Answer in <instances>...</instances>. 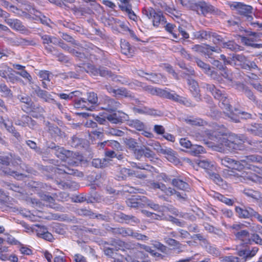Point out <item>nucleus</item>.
<instances>
[{"mask_svg":"<svg viewBox=\"0 0 262 262\" xmlns=\"http://www.w3.org/2000/svg\"><path fill=\"white\" fill-rule=\"evenodd\" d=\"M183 6L191 7L195 10L198 14L205 16L207 14L215 12L214 7L209 3L203 1L196 0H180Z\"/></svg>","mask_w":262,"mask_h":262,"instance_id":"1","label":"nucleus"},{"mask_svg":"<svg viewBox=\"0 0 262 262\" xmlns=\"http://www.w3.org/2000/svg\"><path fill=\"white\" fill-rule=\"evenodd\" d=\"M232 63L241 69L254 71L258 70L254 61H250L243 54H233L231 58Z\"/></svg>","mask_w":262,"mask_h":262,"instance_id":"2","label":"nucleus"},{"mask_svg":"<svg viewBox=\"0 0 262 262\" xmlns=\"http://www.w3.org/2000/svg\"><path fill=\"white\" fill-rule=\"evenodd\" d=\"M53 152L61 160L67 162L71 165H76L77 162L73 159L76 157V155L73 151L66 150L63 147L59 146L50 145L49 146Z\"/></svg>","mask_w":262,"mask_h":262,"instance_id":"3","label":"nucleus"},{"mask_svg":"<svg viewBox=\"0 0 262 262\" xmlns=\"http://www.w3.org/2000/svg\"><path fill=\"white\" fill-rule=\"evenodd\" d=\"M147 145L151 146L158 154L166 155V158L169 161L176 162L178 160V158L175 156V152L172 149L170 148H163L158 142L151 140L147 142Z\"/></svg>","mask_w":262,"mask_h":262,"instance_id":"4","label":"nucleus"},{"mask_svg":"<svg viewBox=\"0 0 262 262\" xmlns=\"http://www.w3.org/2000/svg\"><path fill=\"white\" fill-rule=\"evenodd\" d=\"M221 142V144L226 147L229 150L234 151L236 150H242L244 148L243 143L244 141L237 136L232 139L231 138L229 139L223 138Z\"/></svg>","mask_w":262,"mask_h":262,"instance_id":"5","label":"nucleus"},{"mask_svg":"<svg viewBox=\"0 0 262 262\" xmlns=\"http://www.w3.org/2000/svg\"><path fill=\"white\" fill-rule=\"evenodd\" d=\"M110 244L111 247H115L116 251L134 250L137 249L138 246V245L132 242H125L115 238H112L111 243Z\"/></svg>","mask_w":262,"mask_h":262,"instance_id":"6","label":"nucleus"},{"mask_svg":"<svg viewBox=\"0 0 262 262\" xmlns=\"http://www.w3.org/2000/svg\"><path fill=\"white\" fill-rule=\"evenodd\" d=\"M241 246H237V255L242 257L245 260L253 257L258 250L256 247L251 248L249 246L244 245L242 248H239Z\"/></svg>","mask_w":262,"mask_h":262,"instance_id":"7","label":"nucleus"},{"mask_svg":"<svg viewBox=\"0 0 262 262\" xmlns=\"http://www.w3.org/2000/svg\"><path fill=\"white\" fill-rule=\"evenodd\" d=\"M105 118L110 122L114 124L122 123L123 121L128 120V116L125 113L118 111L117 112H112L111 114L107 115Z\"/></svg>","mask_w":262,"mask_h":262,"instance_id":"8","label":"nucleus"},{"mask_svg":"<svg viewBox=\"0 0 262 262\" xmlns=\"http://www.w3.org/2000/svg\"><path fill=\"white\" fill-rule=\"evenodd\" d=\"M222 165L229 168L235 169L237 170L242 169L244 168V165L241 164V162L236 161L228 156L223 158H219Z\"/></svg>","mask_w":262,"mask_h":262,"instance_id":"9","label":"nucleus"},{"mask_svg":"<svg viewBox=\"0 0 262 262\" xmlns=\"http://www.w3.org/2000/svg\"><path fill=\"white\" fill-rule=\"evenodd\" d=\"M4 21L12 29L18 31H25L26 28L23 25L22 22L16 18H10V14L8 13V16L4 17Z\"/></svg>","mask_w":262,"mask_h":262,"instance_id":"10","label":"nucleus"},{"mask_svg":"<svg viewBox=\"0 0 262 262\" xmlns=\"http://www.w3.org/2000/svg\"><path fill=\"white\" fill-rule=\"evenodd\" d=\"M34 91L38 97L43 99L46 102L55 104L60 110H62V106L61 104L58 102H57L55 100L52 98L51 95L48 92L41 90L39 87H37L36 89H34Z\"/></svg>","mask_w":262,"mask_h":262,"instance_id":"11","label":"nucleus"},{"mask_svg":"<svg viewBox=\"0 0 262 262\" xmlns=\"http://www.w3.org/2000/svg\"><path fill=\"white\" fill-rule=\"evenodd\" d=\"M93 50L94 51L91 54V58L93 57L96 60H99L102 64L111 67V62L107 59L103 51L97 47H95Z\"/></svg>","mask_w":262,"mask_h":262,"instance_id":"12","label":"nucleus"},{"mask_svg":"<svg viewBox=\"0 0 262 262\" xmlns=\"http://www.w3.org/2000/svg\"><path fill=\"white\" fill-rule=\"evenodd\" d=\"M244 130L250 135L262 137V123H253L245 125Z\"/></svg>","mask_w":262,"mask_h":262,"instance_id":"13","label":"nucleus"},{"mask_svg":"<svg viewBox=\"0 0 262 262\" xmlns=\"http://www.w3.org/2000/svg\"><path fill=\"white\" fill-rule=\"evenodd\" d=\"M231 7L237 10L238 13L242 15H248V14H251L252 7L249 5H246L241 3L235 2L231 5Z\"/></svg>","mask_w":262,"mask_h":262,"instance_id":"14","label":"nucleus"},{"mask_svg":"<svg viewBox=\"0 0 262 262\" xmlns=\"http://www.w3.org/2000/svg\"><path fill=\"white\" fill-rule=\"evenodd\" d=\"M116 216L121 220L120 222H125L126 224L134 225L139 223V220L133 215H127L122 212L116 214Z\"/></svg>","mask_w":262,"mask_h":262,"instance_id":"15","label":"nucleus"},{"mask_svg":"<svg viewBox=\"0 0 262 262\" xmlns=\"http://www.w3.org/2000/svg\"><path fill=\"white\" fill-rule=\"evenodd\" d=\"M120 103L112 99H107L104 101L103 110H106L110 113L116 112L119 107Z\"/></svg>","mask_w":262,"mask_h":262,"instance_id":"16","label":"nucleus"},{"mask_svg":"<svg viewBox=\"0 0 262 262\" xmlns=\"http://www.w3.org/2000/svg\"><path fill=\"white\" fill-rule=\"evenodd\" d=\"M262 161V157L258 155H251L247 156H245L243 157V159L240 160L241 164L244 165V167L245 166H247V167H249V163L252 162H261Z\"/></svg>","mask_w":262,"mask_h":262,"instance_id":"17","label":"nucleus"},{"mask_svg":"<svg viewBox=\"0 0 262 262\" xmlns=\"http://www.w3.org/2000/svg\"><path fill=\"white\" fill-rule=\"evenodd\" d=\"M36 226L38 227V229L36 230V232L38 237L49 241H51L52 239V234L48 232L46 227L41 226L38 225H36Z\"/></svg>","mask_w":262,"mask_h":262,"instance_id":"18","label":"nucleus"},{"mask_svg":"<svg viewBox=\"0 0 262 262\" xmlns=\"http://www.w3.org/2000/svg\"><path fill=\"white\" fill-rule=\"evenodd\" d=\"M136 174V171L126 168H121L116 174V177L119 181L125 180L127 177Z\"/></svg>","mask_w":262,"mask_h":262,"instance_id":"19","label":"nucleus"},{"mask_svg":"<svg viewBox=\"0 0 262 262\" xmlns=\"http://www.w3.org/2000/svg\"><path fill=\"white\" fill-rule=\"evenodd\" d=\"M98 75L105 77L107 78H110L113 81H118V76L114 73L112 72L111 71L108 70L106 68L100 66Z\"/></svg>","mask_w":262,"mask_h":262,"instance_id":"20","label":"nucleus"},{"mask_svg":"<svg viewBox=\"0 0 262 262\" xmlns=\"http://www.w3.org/2000/svg\"><path fill=\"white\" fill-rule=\"evenodd\" d=\"M132 109L135 113L140 114H148L150 115H156L157 114L156 110L149 108L146 106H142L140 107L134 106Z\"/></svg>","mask_w":262,"mask_h":262,"instance_id":"21","label":"nucleus"},{"mask_svg":"<svg viewBox=\"0 0 262 262\" xmlns=\"http://www.w3.org/2000/svg\"><path fill=\"white\" fill-rule=\"evenodd\" d=\"M171 184L173 186L182 190L189 191L190 190L188 184L179 179H173Z\"/></svg>","mask_w":262,"mask_h":262,"instance_id":"22","label":"nucleus"},{"mask_svg":"<svg viewBox=\"0 0 262 262\" xmlns=\"http://www.w3.org/2000/svg\"><path fill=\"white\" fill-rule=\"evenodd\" d=\"M111 243V240L110 241H102L101 243V245L103 246V250L104 254L109 257H112L114 255V252L116 251L115 247H110L108 246H111L110 244Z\"/></svg>","mask_w":262,"mask_h":262,"instance_id":"23","label":"nucleus"},{"mask_svg":"<svg viewBox=\"0 0 262 262\" xmlns=\"http://www.w3.org/2000/svg\"><path fill=\"white\" fill-rule=\"evenodd\" d=\"M239 90L245 95L251 101L256 102V97L253 94V92L249 89V88L243 84H241L238 86Z\"/></svg>","mask_w":262,"mask_h":262,"instance_id":"24","label":"nucleus"},{"mask_svg":"<svg viewBox=\"0 0 262 262\" xmlns=\"http://www.w3.org/2000/svg\"><path fill=\"white\" fill-rule=\"evenodd\" d=\"M187 80L190 91L194 97H198L199 95L200 92L198 83L196 81L191 78H188Z\"/></svg>","mask_w":262,"mask_h":262,"instance_id":"25","label":"nucleus"},{"mask_svg":"<svg viewBox=\"0 0 262 262\" xmlns=\"http://www.w3.org/2000/svg\"><path fill=\"white\" fill-rule=\"evenodd\" d=\"M121 52L127 56H132L134 50L130 47L128 42L125 40H121Z\"/></svg>","mask_w":262,"mask_h":262,"instance_id":"26","label":"nucleus"},{"mask_svg":"<svg viewBox=\"0 0 262 262\" xmlns=\"http://www.w3.org/2000/svg\"><path fill=\"white\" fill-rule=\"evenodd\" d=\"M111 161L112 160L110 159L104 158L103 160L95 159L92 161V165L96 168H101L107 166L111 164Z\"/></svg>","mask_w":262,"mask_h":262,"instance_id":"27","label":"nucleus"},{"mask_svg":"<svg viewBox=\"0 0 262 262\" xmlns=\"http://www.w3.org/2000/svg\"><path fill=\"white\" fill-rule=\"evenodd\" d=\"M130 229L129 228L124 227H115L114 231V235H121L123 237L128 236L130 233Z\"/></svg>","mask_w":262,"mask_h":262,"instance_id":"28","label":"nucleus"},{"mask_svg":"<svg viewBox=\"0 0 262 262\" xmlns=\"http://www.w3.org/2000/svg\"><path fill=\"white\" fill-rule=\"evenodd\" d=\"M194 37L199 39H208L211 36V32L205 30H200L193 33Z\"/></svg>","mask_w":262,"mask_h":262,"instance_id":"29","label":"nucleus"},{"mask_svg":"<svg viewBox=\"0 0 262 262\" xmlns=\"http://www.w3.org/2000/svg\"><path fill=\"white\" fill-rule=\"evenodd\" d=\"M169 99H171L176 102H179L180 103L183 104L187 106H189L190 103L188 102L184 98L180 97L179 95L173 93H170L169 97H168Z\"/></svg>","mask_w":262,"mask_h":262,"instance_id":"30","label":"nucleus"},{"mask_svg":"<svg viewBox=\"0 0 262 262\" xmlns=\"http://www.w3.org/2000/svg\"><path fill=\"white\" fill-rule=\"evenodd\" d=\"M235 235L237 239L243 242H245L247 240L249 241H250V234L249 232L246 230H241L236 232L235 233Z\"/></svg>","mask_w":262,"mask_h":262,"instance_id":"31","label":"nucleus"},{"mask_svg":"<svg viewBox=\"0 0 262 262\" xmlns=\"http://www.w3.org/2000/svg\"><path fill=\"white\" fill-rule=\"evenodd\" d=\"M203 152L204 147L198 145H192L189 150V152L194 156H198Z\"/></svg>","mask_w":262,"mask_h":262,"instance_id":"32","label":"nucleus"},{"mask_svg":"<svg viewBox=\"0 0 262 262\" xmlns=\"http://www.w3.org/2000/svg\"><path fill=\"white\" fill-rule=\"evenodd\" d=\"M84 140L82 138H80L76 136H74L71 138L70 144L72 146L77 148L79 147H83Z\"/></svg>","mask_w":262,"mask_h":262,"instance_id":"33","label":"nucleus"},{"mask_svg":"<svg viewBox=\"0 0 262 262\" xmlns=\"http://www.w3.org/2000/svg\"><path fill=\"white\" fill-rule=\"evenodd\" d=\"M165 20L161 12H156L152 19V24L154 26H158L160 23H164Z\"/></svg>","mask_w":262,"mask_h":262,"instance_id":"34","label":"nucleus"},{"mask_svg":"<svg viewBox=\"0 0 262 262\" xmlns=\"http://www.w3.org/2000/svg\"><path fill=\"white\" fill-rule=\"evenodd\" d=\"M41 39H42L43 44L48 45L51 43L54 45H57L59 42V39L58 38L48 35H42Z\"/></svg>","mask_w":262,"mask_h":262,"instance_id":"35","label":"nucleus"},{"mask_svg":"<svg viewBox=\"0 0 262 262\" xmlns=\"http://www.w3.org/2000/svg\"><path fill=\"white\" fill-rule=\"evenodd\" d=\"M0 92L2 94V96L7 98L12 97V93L11 90L5 84H0Z\"/></svg>","mask_w":262,"mask_h":262,"instance_id":"36","label":"nucleus"},{"mask_svg":"<svg viewBox=\"0 0 262 262\" xmlns=\"http://www.w3.org/2000/svg\"><path fill=\"white\" fill-rule=\"evenodd\" d=\"M124 143L126 147L130 150H134L138 146V143L135 139L125 138L124 139Z\"/></svg>","mask_w":262,"mask_h":262,"instance_id":"37","label":"nucleus"},{"mask_svg":"<svg viewBox=\"0 0 262 262\" xmlns=\"http://www.w3.org/2000/svg\"><path fill=\"white\" fill-rule=\"evenodd\" d=\"M241 177H243L245 180H248L253 182H256L258 179V177L256 174L251 172L244 171L242 172Z\"/></svg>","mask_w":262,"mask_h":262,"instance_id":"38","label":"nucleus"},{"mask_svg":"<svg viewBox=\"0 0 262 262\" xmlns=\"http://www.w3.org/2000/svg\"><path fill=\"white\" fill-rule=\"evenodd\" d=\"M99 67L97 68L95 66L91 63L86 64V73L93 76H98Z\"/></svg>","mask_w":262,"mask_h":262,"instance_id":"39","label":"nucleus"},{"mask_svg":"<svg viewBox=\"0 0 262 262\" xmlns=\"http://www.w3.org/2000/svg\"><path fill=\"white\" fill-rule=\"evenodd\" d=\"M193 60L196 63L198 67L204 70V72L206 74L207 72H210V66L209 64H207L196 57H194Z\"/></svg>","mask_w":262,"mask_h":262,"instance_id":"40","label":"nucleus"},{"mask_svg":"<svg viewBox=\"0 0 262 262\" xmlns=\"http://www.w3.org/2000/svg\"><path fill=\"white\" fill-rule=\"evenodd\" d=\"M126 203L127 206L131 208L140 207V203H139L137 196L128 199L126 201Z\"/></svg>","mask_w":262,"mask_h":262,"instance_id":"41","label":"nucleus"},{"mask_svg":"<svg viewBox=\"0 0 262 262\" xmlns=\"http://www.w3.org/2000/svg\"><path fill=\"white\" fill-rule=\"evenodd\" d=\"M222 47L227 48L231 51H236L239 49V47L232 41L223 42Z\"/></svg>","mask_w":262,"mask_h":262,"instance_id":"42","label":"nucleus"},{"mask_svg":"<svg viewBox=\"0 0 262 262\" xmlns=\"http://www.w3.org/2000/svg\"><path fill=\"white\" fill-rule=\"evenodd\" d=\"M114 96H123L125 97H130L131 95L127 92V90L125 88L118 89L114 90Z\"/></svg>","mask_w":262,"mask_h":262,"instance_id":"43","label":"nucleus"},{"mask_svg":"<svg viewBox=\"0 0 262 262\" xmlns=\"http://www.w3.org/2000/svg\"><path fill=\"white\" fill-rule=\"evenodd\" d=\"M21 118L26 126H34L36 124L35 121L28 115H23Z\"/></svg>","mask_w":262,"mask_h":262,"instance_id":"44","label":"nucleus"},{"mask_svg":"<svg viewBox=\"0 0 262 262\" xmlns=\"http://www.w3.org/2000/svg\"><path fill=\"white\" fill-rule=\"evenodd\" d=\"M206 74L209 75L213 79L217 80L220 83H222L223 81L220 74H219L216 71H211L210 70V72H207Z\"/></svg>","mask_w":262,"mask_h":262,"instance_id":"45","label":"nucleus"},{"mask_svg":"<svg viewBox=\"0 0 262 262\" xmlns=\"http://www.w3.org/2000/svg\"><path fill=\"white\" fill-rule=\"evenodd\" d=\"M220 101V105L221 107L226 110H230L231 105L226 95L221 98Z\"/></svg>","mask_w":262,"mask_h":262,"instance_id":"46","label":"nucleus"},{"mask_svg":"<svg viewBox=\"0 0 262 262\" xmlns=\"http://www.w3.org/2000/svg\"><path fill=\"white\" fill-rule=\"evenodd\" d=\"M164 241L166 244H167L168 245L170 246L176 247H177L178 248H181V244L179 242L177 241L174 239L169 237H165Z\"/></svg>","mask_w":262,"mask_h":262,"instance_id":"47","label":"nucleus"},{"mask_svg":"<svg viewBox=\"0 0 262 262\" xmlns=\"http://www.w3.org/2000/svg\"><path fill=\"white\" fill-rule=\"evenodd\" d=\"M6 185L8 189H10L20 193H24V189L16 184L6 183Z\"/></svg>","mask_w":262,"mask_h":262,"instance_id":"48","label":"nucleus"},{"mask_svg":"<svg viewBox=\"0 0 262 262\" xmlns=\"http://www.w3.org/2000/svg\"><path fill=\"white\" fill-rule=\"evenodd\" d=\"M130 232L131 233H129L128 236H132L133 237L136 238L138 240L147 241L148 239V237L146 235L139 233L138 232H134L133 230L131 229Z\"/></svg>","mask_w":262,"mask_h":262,"instance_id":"49","label":"nucleus"},{"mask_svg":"<svg viewBox=\"0 0 262 262\" xmlns=\"http://www.w3.org/2000/svg\"><path fill=\"white\" fill-rule=\"evenodd\" d=\"M180 52V54L185 58L187 60L192 61L193 60V57H192L190 54L188 53L185 50L184 48L182 47L181 46L177 48Z\"/></svg>","mask_w":262,"mask_h":262,"instance_id":"50","label":"nucleus"},{"mask_svg":"<svg viewBox=\"0 0 262 262\" xmlns=\"http://www.w3.org/2000/svg\"><path fill=\"white\" fill-rule=\"evenodd\" d=\"M105 132L107 134L119 137H121L124 134L123 131L113 128L108 129Z\"/></svg>","mask_w":262,"mask_h":262,"instance_id":"51","label":"nucleus"},{"mask_svg":"<svg viewBox=\"0 0 262 262\" xmlns=\"http://www.w3.org/2000/svg\"><path fill=\"white\" fill-rule=\"evenodd\" d=\"M235 211L240 218H249L245 208L244 209L239 207H236Z\"/></svg>","mask_w":262,"mask_h":262,"instance_id":"52","label":"nucleus"},{"mask_svg":"<svg viewBox=\"0 0 262 262\" xmlns=\"http://www.w3.org/2000/svg\"><path fill=\"white\" fill-rule=\"evenodd\" d=\"M49 132L51 135L54 136H62V132L60 129L56 125H53L52 126H50Z\"/></svg>","mask_w":262,"mask_h":262,"instance_id":"53","label":"nucleus"},{"mask_svg":"<svg viewBox=\"0 0 262 262\" xmlns=\"http://www.w3.org/2000/svg\"><path fill=\"white\" fill-rule=\"evenodd\" d=\"M206 53L209 57H210L211 55H212V52H215L219 53L221 51V49L219 48H218L217 47H212V46H210L209 45H206Z\"/></svg>","mask_w":262,"mask_h":262,"instance_id":"54","label":"nucleus"},{"mask_svg":"<svg viewBox=\"0 0 262 262\" xmlns=\"http://www.w3.org/2000/svg\"><path fill=\"white\" fill-rule=\"evenodd\" d=\"M12 157L11 155L8 156L0 155V163L4 165H9L11 161Z\"/></svg>","mask_w":262,"mask_h":262,"instance_id":"55","label":"nucleus"},{"mask_svg":"<svg viewBox=\"0 0 262 262\" xmlns=\"http://www.w3.org/2000/svg\"><path fill=\"white\" fill-rule=\"evenodd\" d=\"M85 100L91 104H96L98 101L97 94L94 92L89 93L88 94V98Z\"/></svg>","mask_w":262,"mask_h":262,"instance_id":"56","label":"nucleus"},{"mask_svg":"<svg viewBox=\"0 0 262 262\" xmlns=\"http://www.w3.org/2000/svg\"><path fill=\"white\" fill-rule=\"evenodd\" d=\"M223 176L226 178H232V177H238V174L235 173L233 170L228 169H224L223 171Z\"/></svg>","mask_w":262,"mask_h":262,"instance_id":"57","label":"nucleus"},{"mask_svg":"<svg viewBox=\"0 0 262 262\" xmlns=\"http://www.w3.org/2000/svg\"><path fill=\"white\" fill-rule=\"evenodd\" d=\"M198 164L200 167L206 169H210L213 166V165L207 160H200Z\"/></svg>","mask_w":262,"mask_h":262,"instance_id":"58","label":"nucleus"},{"mask_svg":"<svg viewBox=\"0 0 262 262\" xmlns=\"http://www.w3.org/2000/svg\"><path fill=\"white\" fill-rule=\"evenodd\" d=\"M134 151V155L136 159L140 160L144 156V148L141 147L140 148H136Z\"/></svg>","mask_w":262,"mask_h":262,"instance_id":"59","label":"nucleus"},{"mask_svg":"<svg viewBox=\"0 0 262 262\" xmlns=\"http://www.w3.org/2000/svg\"><path fill=\"white\" fill-rule=\"evenodd\" d=\"M26 144L31 149H34L36 152L39 154H40L41 152L40 148L37 147V144L35 142L31 140H27L26 141Z\"/></svg>","mask_w":262,"mask_h":262,"instance_id":"60","label":"nucleus"},{"mask_svg":"<svg viewBox=\"0 0 262 262\" xmlns=\"http://www.w3.org/2000/svg\"><path fill=\"white\" fill-rule=\"evenodd\" d=\"M217 198L220 201L228 205L231 206L233 204V200L227 198L222 194H219V195L217 196Z\"/></svg>","mask_w":262,"mask_h":262,"instance_id":"61","label":"nucleus"},{"mask_svg":"<svg viewBox=\"0 0 262 262\" xmlns=\"http://www.w3.org/2000/svg\"><path fill=\"white\" fill-rule=\"evenodd\" d=\"M186 122L192 125L201 126L203 125V121L200 119H186Z\"/></svg>","mask_w":262,"mask_h":262,"instance_id":"62","label":"nucleus"},{"mask_svg":"<svg viewBox=\"0 0 262 262\" xmlns=\"http://www.w3.org/2000/svg\"><path fill=\"white\" fill-rule=\"evenodd\" d=\"M144 156L146 158H154L156 155L154 151H152L149 147L144 146Z\"/></svg>","mask_w":262,"mask_h":262,"instance_id":"63","label":"nucleus"},{"mask_svg":"<svg viewBox=\"0 0 262 262\" xmlns=\"http://www.w3.org/2000/svg\"><path fill=\"white\" fill-rule=\"evenodd\" d=\"M87 101L84 98H81L78 100H76L75 102L74 106L77 108H84L86 107V103Z\"/></svg>","mask_w":262,"mask_h":262,"instance_id":"64","label":"nucleus"}]
</instances>
